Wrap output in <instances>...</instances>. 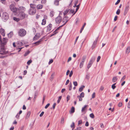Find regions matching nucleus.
Segmentation results:
<instances>
[{
  "mask_svg": "<svg viewBox=\"0 0 130 130\" xmlns=\"http://www.w3.org/2000/svg\"><path fill=\"white\" fill-rule=\"evenodd\" d=\"M26 34V31L23 28L20 29L18 32L19 35L21 37L24 36Z\"/></svg>",
  "mask_w": 130,
  "mask_h": 130,
  "instance_id": "nucleus-1",
  "label": "nucleus"
},
{
  "mask_svg": "<svg viewBox=\"0 0 130 130\" xmlns=\"http://www.w3.org/2000/svg\"><path fill=\"white\" fill-rule=\"evenodd\" d=\"M95 57H93L90 60L87 66V70L88 71L89 68L91 67L93 63V62L95 61Z\"/></svg>",
  "mask_w": 130,
  "mask_h": 130,
  "instance_id": "nucleus-2",
  "label": "nucleus"
},
{
  "mask_svg": "<svg viewBox=\"0 0 130 130\" xmlns=\"http://www.w3.org/2000/svg\"><path fill=\"white\" fill-rule=\"evenodd\" d=\"M7 51H5V46L3 45H1L0 47V54L2 55H4L8 53Z\"/></svg>",
  "mask_w": 130,
  "mask_h": 130,
  "instance_id": "nucleus-3",
  "label": "nucleus"
},
{
  "mask_svg": "<svg viewBox=\"0 0 130 130\" xmlns=\"http://www.w3.org/2000/svg\"><path fill=\"white\" fill-rule=\"evenodd\" d=\"M8 14L7 12H4L2 15V18L3 21L5 22H6L9 19Z\"/></svg>",
  "mask_w": 130,
  "mask_h": 130,
  "instance_id": "nucleus-4",
  "label": "nucleus"
},
{
  "mask_svg": "<svg viewBox=\"0 0 130 130\" xmlns=\"http://www.w3.org/2000/svg\"><path fill=\"white\" fill-rule=\"evenodd\" d=\"M10 8L11 11L14 13H16L18 9L15 7L13 4H11L10 6Z\"/></svg>",
  "mask_w": 130,
  "mask_h": 130,
  "instance_id": "nucleus-5",
  "label": "nucleus"
},
{
  "mask_svg": "<svg viewBox=\"0 0 130 130\" xmlns=\"http://www.w3.org/2000/svg\"><path fill=\"white\" fill-rule=\"evenodd\" d=\"M36 9H30L28 11V13L30 15H33L36 13Z\"/></svg>",
  "mask_w": 130,
  "mask_h": 130,
  "instance_id": "nucleus-6",
  "label": "nucleus"
},
{
  "mask_svg": "<svg viewBox=\"0 0 130 130\" xmlns=\"http://www.w3.org/2000/svg\"><path fill=\"white\" fill-rule=\"evenodd\" d=\"M62 18L60 16L57 17L55 19V21L57 24H59L61 21Z\"/></svg>",
  "mask_w": 130,
  "mask_h": 130,
  "instance_id": "nucleus-7",
  "label": "nucleus"
},
{
  "mask_svg": "<svg viewBox=\"0 0 130 130\" xmlns=\"http://www.w3.org/2000/svg\"><path fill=\"white\" fill-rule=\"evenodd\" d=\"M68 20V17L66 16L64 17L62 20V22L63 23H64L63 25H64L67 22Z\"/></svg>",
  "mask_w": 130,
  "mask_h": 130,
  "instance_id": "nucleus-8",
  "label": "nucleus"
},
{
  "mask_svg": "<svg viewBox=\"0 0 130 130\" xmlns=\"http://www.w3.org/2000/svg\"><path fill=\"white\" fill-rule=\"evenodd\" d=\"M19 16L21 20H22L25 18L26 14L24 12H22L19 14Z\"/></svg>",
  "mask_w": 130,
  "mask_h": 130,
  "instance_id": "nucleus-9",
  "label": "nucleus"
},
{
  "mask_svg": "<svg viewBox=\"0 0 130 130\" xmlns=\"http://www.w3.org/2000/svg\"><path fill=\"white\" fill-rule=\"evenodd\" d=\"M8 39L6 38H3V39L2 41V42H1L2 43L1 45H3L4 46L6 44L7 41Z\"/></svg>",
  "mask_w": 130,
  "mask_h": 130,
  "instance_id": "nucleus-10",
  "label": "nucleus"
},
{
  "mask_svg": "<svg viewBox=\"0 0 130 130\" xmlns=\"http://www.w3.org/2000/svg\"><path fill=\"white\" fill-rule=\"evenodd\" d=\"M129 9V8L128 6H126L125 7L123 13V15H124L125 16L126 15Z\"/></svg>",
  "mask_w": 130,
  "mask_h": 130,
  "instance_id": "nucleus-11",
  "label": "nucleus"
},
{
  "mask_svg": "<svg viewBox=\"0 0 130 130\" xmlns=\"http://www.w3.org/2000/svg\"><path fill=\"white\" fill-rule=\"evenodd\" d=\"M0 34L4 37L5 34L4 29L2 28L0 29Z\"/></svg>",
  "mask_w": 130,
  "mask_h": 130,
  "instance_id": "nucleus-12",
  "label": "nucleus"
},
{
  "mask_svg": "<svg viewBox=\"0 0 130 130\" xmlns=\"http://www.w3.org/2000/svg\"><path fill=\"white\" fill-rule=\"evenodd\" d=\"M97 38L94 41L92 47V49H93L95 47L96 45L97 44Z\"/></svg>",
  "mask_w": 130,
  "mask_h": 130,
  "instance_id": "nucleus-13",
  "label": "nucleus"
},
{
  "mask_svg": "<svg viewBox=\"0 0 130 130\" xmlns=\"http://www.w3.org/2000/svg\"><path fill=\"white\" fill-rule=\"evenodd\" d=\"M52 24H50L47 26V31H49L51 30L52 29Z\"/></svg>",
  "mask_w": 130,
  "mask_h": 130,
  "instance_id": "nucleus-14",
  "label": "nucleus"
},
{
  "mask_svg": "<svg viewBox=\"0 0 130 130\" xmlns=\"http://www.w3.org/2000/svg\"><path fill=\"white\" fill-rule=\"evenodd\" d=\"M40 37V35L39 34H37L34 38V40L38 39Z\"/></svg>",
  "mask_w": 130,
  "mask_h": 130,
  "instance_id": "nucleus-15",
  "label": "nucleus"
},
{
  "mask_svg": "<svg viewBox=\"0 0 130 130\" xmlns=\"http://www.w3.org/2000/svg\"><path fill=\"white\" fill-rule=\"evenodd\" d=\"M30 6L32 9H36V6L35 4H30Z\"/></svg>",
  "mask_w": 130,
  "mask_h": 130,
  "instance_id": "nucleus-16",
  "label": "nucleus"
},
{
  "mask_svg": "<svg viewBox=\"0 0 130 130\" xmlns=\"http://www.w3.org/2000/svg\"><path fill=\"white\" fill-rule=\"evenodd\" d=\"M43 7V5L41 4H39L36 6V8L37 9H41Z\"/></svg>",
  "mask_w": 130,
  "mask_h": 130,
  "instance_id": "nucleus-17",
  "label": "nucleus"
},
{
  "mask_svg": "<svg viewBox=\"0 0 130 130\" xmlns=\"http://www.w3.org/2000/svg\"><path fill=\"white\" fill-rule=\"evenodd\" d=\"M13 32L12 31L10 32L8 34V37L9 38H11L12 36Z\"/></svg>",
  "mask_w": 130,
  "mask_h": 130,
  "instance_id": "nucleus-18",
  "label": "nucleus"
},
{
  "mask_svg": "<svg viewBox=\"0 0 130 130\" xmlns=\"http://www.w3.org/2000/svg\"><path fill=\"white\" fill-rule=\"evenodd\" d=\"M38 94V93L37 91H35V93L34 97L33 99V100L34 101H35V100Z\"/></svg>",
  "mask_w": 130,
  "mask_h": 130,
  "instance_id": "nucleus-19",
  "label": "nucleus"
},
{
  "mask_svg": "<svg viewBox=\"0 0 130 130\" xmlns=\"http://www.w3.org/2000/svg\"><path fill=\"white\" fill-rule=\"evenodd\" d=\"M80 5V4H79L78 5H77L76 7H77V8L76 9V11L75 13L73 14V15L71 17L73 16L74 14H75V13L78 10L79 8V6Z\"/></svg>",
  "mask_w": 130,
  "mask_h": 130,
  "instance_id": "nucleus-20",
  "label": "nucleus"
},
{
  "mask_svg": "<svg viewBox=\"0 0 130 130\" xmlns=\"http://www.w3.org/2000/svg\"><path fill=\"white\" fill-rule=\"evenodd\" d=\"M30 113L31 112L30 111H29L27 112L26 117V119H28V117H29Z\"/></svg>",
  "mask_w": 130,
  "mask_h": 130,
  "instance_id": "nucleus-21",
  "label": "nucleus"
},
{
  "mask_svg": "<svg viewBox=\"0 0 130 130\" xmlns=\"http://www.w3.org/2000/svg\"><path fill=\"white\" fill-rule=\"evenodd\" d=\"M84 62L83 61H82L80 62L79 65V68H80L81 69L83 67L84 64Z\"/></svg>",
  "mask_w": 130,
  "mask_h": 130,
  "instance_id": "nucleus-22",
  "label": "nucleus"
},
{
  "mask_svg": "<svg viewBox=\"0 0 130 130\" xmlns=\"http://www.w3.org/2000/svg\"><path fill=\"white\" fill-rule=\"evenodd\" d=\"M117 79L118 78H117V77H114L112 79V82L113 83H114L117 80Z\"/></svg>",
  "mask_w": 130,
  "mask_h": 130,
  "instance_id": "nucleus-23",
  "label": "nucleus"
},
{
  "mask_svg": "<svg viewBox=\"0 0 130 130\" xmlns=\"http://www.w3.org/2000/svg\"><path fill=\"white\" fill-rule=\"evenodd\" d=\"M85 87L84 86H82L79 88V91L80 92L82 91Z\"/></svg>",
  "mask_w": 130,
  "mask_h": 130,
  "instance_id": "nucleus-24",
  "label": "nucleus"
},
{
  "mask_svg": "<svg viewBox=\"0 0 130 130\" xmlns=\"http://www.w3.org/2000/svg\"><path fill=\"white\" fill-rule=\"evenodd\" d=\"M30 52L29 50H28L25 52V54L24 55V56L25 57L27 56L29 54Z\"/></svg>",
  "mask_w": 130,
  "mask_h": 130,
  "instance_id": "nucleus-25",
  "label": "nucleus"
},
{
  "mask_svg": "<svg viewBox=\"0 0 130 130\" xmlns=\"http://www.w3.org/2000/svg\"><path fill=\"white\" fill-rule=\"evenodd\" d=\"M75 111V108L74 107L72 106V107L71 110L70 111V112L71 113H73Z\"/></svg>",
  "mask_w": 130,
  "mask_h": 130,
  "instance_id": "nucleus-26",
  "label": "nucleus"
},
{
  "mask_svg": "<svg viewBox=\"0 0 130 130\" xmlns=\"http://www.w3.org/2000/svg\"><path fill=\"white\" fill-rule=\"evenodd\" d=\"M72 128V130H73L75 128V124L74 122H73L72 124L70 126Z\"/></svg>",
  "mask_w": 130,
  "mask_h": 130,
  "instance_id": "nucleus-27",
  "label": "nucleus"
},
{
  "mask_svg": "<svg viewBox=\"0 0 130 130\" xmlns=\"http://www.w3.org/2000/svg\"><path fill=\"white\" fill-rule=\"evenodd\" d=\"M46 20L45 19H43L42 20V22L41 23V24L42 25H44L46 24Z\"/></svg>",
  "mask_w": 130,
  "mask_h": 130,
  "instance_id": "nucleus-28",
  "label": "nucleus"
},
{
  "mask_svg": "<svg viewBox=\"0 0 130 130\" xmlns=\"http://www.w3.org/2000/svg\"><path fill=\"white\" fill-rule=\"evenodd\" d=\"M69 9H67L66 11H65L63 13V15L64 16L66 15L69 12Z\"/></svg>",
  "mask_w": 130,
  "mask_h": 130,
  "instance_id": "nucleus-29",
  "label": "nucleus"
},
{
  "mask_svg": "<svg viewBox=\"0 0 130 130\" xmlns=\"http://www.w3.org/2000/svg\"><path fill=\"white\" fill-rule=\"evenodd\" d=\"M130 52V47H128L126 49V53L128 54Z\"/></svg>",
  "mask_w": 130,
  "mask_h": 130,
  "instance_id": "nucleus-30",
  "label": "nucleus"
},
{
  "mask_svg": "<svg viewBox=\"0 0 130 130\" xmlns=\"http://www.w3.org/2000/svg\"><path fill=\"white\" fill-rule=\"evenodd\" d=\"M87 105H85L84 107L82 108V112H83L85 111L86 109V108L87 107Z\"/></svg>",
  "mask_w": 130,
  "mask_h": 130,
  "instance_id": "nucleus-31",
  "label": "nucleus"
},
{
  "mask_svg": "<svg viewBox=\"0 0 130 130\" xmlns=\"http://www.w3.org/2000/svg\"><path fill=\"white\" fill-rule=\"evenodd\" d=\"M54 12L53 11H51L50 13V16L51 17H53L54 16Z\"/></svg>",
  "mask_w": 130,
  "mask_h": 130,
  "instance_id": "nucleus-32",
  "label": "nucleus"
},
{
  "mask_svg": "<svg viewBox=\"0 0 130 130\" xmlns=\"http://www.w3.org/2000/svg\"><path fill=\"white\" fill-rule=\"evenodd\" d=\"M116 83H115L113 84L111 86V87L113 89H114L116 88V86H115V85H116Z\"/></svg>",
  "mask_w": 130,
  "mask_h": 130,
  "instance_id": "nucleus-33",
  "label": "nucleus"
},
{
  "mask_svg": "<svg viewBox=\"0 0 130 130\" xmlns=\"http://www.w3.org/2000/svg\"><path fill=\"white\" fill-rule=\"evenodd\" d=\"M64 25H62L61 26H59V27L57 28L54 31V32H58L57 31L60 28V27H62V26H63Z\"/></svg>",
  "mask_w": 130,
  "mask_h": 130,
  "instance_id": "nucleus-34",
  "label": "nucleus"
},
{
  "mask_svg": "<svg viewBox=\"0 0 130 130\" xmlns=\"http://www.w3.org/2000/svg\"><path fill=\"white\" fill-rule=\"evenodd\" d=\"M79 96L80 97L83 98L84 96V92H82Z\"/></svg>",
  "mask_w": 130,
  "mask_h": 130,
  "instance_id": "nucleus-35",
  "label": "nucleus"
},
{
  "mask_svg": "<svg viewBox=\"0 0 130 130\" xmlns=\"http://www.w3.org/2000/svg\"><path fill=\"white\" fill-rule=\"evenodd\" d=\"M41 44V43H40V41H38L34 43V44H35L36 45H38Z\"/></svg>",
  "mask_w": 130,
  "mask_h": 130,
  "instance_id": "nucleus-36",
  "label": "nucleus"
},
{
  "mask_svg": "<svg viewBox=\"0 0 130 130\" xmlns=\"http://www.w3.org/2000/svg\"><path fill=\"white\" fill-rule=\"evenodd\" d=\"M61 98L62 96H60L59 97L58 100L57 101L58 103H60V100L61 99Z\"/></svg>",
  "mask_w": 130,
  "mask_h": 130,
  "instance_id": "nucleus-37",
  "label": "nucleus"
},
{
  "mask_svg": "<svg viewBox=\"0 0 130 130\" xmlns=\"http://www.w3.org/2000/svg\"><path fill=\"white\" fill-rule=\"evenodd\" d=\"M13 20H14L18 22L19 21V18H17L16 17H13Z\"/></svg>",
  "mask_w": 130,
  "mask_h": 130,
  "instance_id": "nucleus-38",
  "label": "nucleus"
},
{
  "mask_svg": "<svg viewBox=\"0 0 130 130\" xmlns=\"http://www.w3.org/2000/svg\"><path fill=\"white\" fill-rule=\"evenodd\" d=\"M58 32H54V31L53 32V34L51 35L50 36V37H51L55 35H56L57 33Z\"/></svg>",
  "mask_w": 130,
  "mask_h": 130,
  "instance_id": "nucleus-39",
  "label": "nucleus"
},
{
  "mask_svg": "<svg viewBox=\"0 0 130 130\" xmlns=\"http://www.w3.org/2000/svg\"><path fill=\"white\" fill-rule=\"evenodd\" d=\"M32 60L31 59L29 60L27 62V64L28 65H29L32 62Z\"/></svg>",
  "mask_w": 130,
  "mask_h": 130,
  "instance_id": "nucleus-40",
  "label": "nucleus"
},
{
  "mask_svg": "<svg viewBox=\"0 0 130 130\" xmlns=\"http://www.w3.org/2000/svg\"><path fill=\"white\" fill-rule=\"evenodd\" d=\"M120 10L119 9H118L116 11V13L117 14L119 15L120 13Z\"/></svg>",
  "mask_w": 130,
  "mask_h": 130,
  "instance_id": "nucleus-41",
  "label": "nucleus"
},
{
  "mask_svg": "<svg viewBox=\"0 0 130 130\" xmlns=\"http://www.w3.org/2000/svg\"><path fill=\"white\" fill-rule=\"evenodd\" d=\"M90 116L92 118H94V115L93 113H91L90 115Z\"/></svg>",
  "mask_w": 130,
  "mask_h": 130,
  "instance_id": "nucleus-42",
  "label": "nucleus"
},
{
  "mask_svg": "<svg viewBox=\"0 0 130 130\" xmlns=\"http://www.w3.org/2000/svg\"><path fill=\"white\" fill-rule=\"evenodd\" d=\"M73 84L74 86H77L78 85L77 82L76 81L74 82H73Z\"/></svg>",
  "mask_w": 130,
  "mask_h": 130,
  "instance_id": "nucleus-43",
  "label": "nucleus"
},
{
  "mask_svg": "<svg viewBox=\"0 0 130 130\" xmlns=\"http://www.w3.org/2000/svg\"><path fill=\"white\" fill-rule=\"evenodd\" d=\"M86 58V56H84L82 58V61H83L84 62H85V59Z\"/></svg>",
  "mask_w": 130,
  "mask_h": 130,
  "instance_id": "nucleus-44",
  "label": "nucleus"
},
{
  "mask_svg": "<svg viewBox=\"0 0 130 130\" xmlns=\"http://www.w3.org/2000/svg\"><path fill=\"white\" fill-rule=\"evenodd\" d=\"M46 2V0H42L41 2L42 4H45Z\"/></svg>",
  "mask_w": 130,
  "mask_h": 130,
  "instance_id": "nucleus-45",
  "label": "nucleus"
},
{
  "mask_svg": "<svg viewBox=\"0 0 130 130\" xmlns=\"http://www.w3.org/2000/svg\"><path fill=\"white\" fill-rule=\"evenodd\" d=\"M72 88V84L71 83H70V85L69 86V90L70 91Z\"/></svg>",
  "mask_w": 130,
  "mask_h": 130,
  "instance_id": "nucleus-46",
  "label": "nucleus"
},
{
  "mask_svg": "<svg viewBox=\"0 0 130 130\" xmlns=\"http://www.w3.org/2000/svg\"><path fill=\"white\" fill-rule=\"evenodd\" d=\"M77 98H79V101H82L83 100L82 98V97H80V96H79V95L77 96Z\"/></svg>",
  "mask_w": 130,
  "mask_h": 130,
  "instance_id": "nucleus-47",
  "label": "nucleus"
},
{
  "mask_svg": "<svg viewBox=\"0 0 130 130\" xmlns=\"http://www.w3.org/2000/svg\"><path fill=\"white\" fill-rule=\"evenodd\" d=\"M122 103L121 102H120L118 104V106L119 107H121L122 106Z\"/></svg>",
  "mask_w": 130,
  "mask_h": 130,
  "instance_id": "nucleus-48",
  "label": "nucleus"
},
{
  "mask_svg": "<svg viewBox=\"0 0 130 130\" xmlns=\"http://www.w3.org/2000/svg\"><path fill=\"white\" fill-rule=\"evenodd\" d=\"M64 122V118H62L60 123L61 124H63Z\"/></svg>",
  "mask_w": 130,
  "mask_h": 130,
  "instance_id": "nucleus-49",
  "label": "nucleus"
},
{
  "mask_svg": "<svg viewBox=\"0 0 130 130\" xmlns=\"http://www.w3.org/2000/svg\"><path fill=\"white\" fill-rule=\"evenodd\" d=\"M53 61V60L52 59H51L48 62V64H51L52 63Z\"/></svg>",
  "mask_w": 130,
  "mask_h": 130,
  "instance_id": "nucleus-50",
  "label": "nucleus"
},
{
  "mask_svg": "<svg viewBox=\"0 0 130 130\" xmlns=\"http://www.w3.org/2000/svg\"><path fill=\"white\" fill-rule=\"evenodd\" d=\"M70 95H68L67 96V101L68 102V101L70 100Z\"/></svg>",
  "mask_w": 130,
  "mask_h": 130,
  "instance_id": "nucleus-51",
  "label": "nucleus"
},
{
  "mask_svg": "<svg viewBox=\"0 0 130 130\" xmlns=\"http://www.w3.org/2000/svg\"><path fill=\"white\" fill-rule=\"evenodd\" d=\"M73 71H71L70 72V73L69 75V76L70 77H71L72 76V75H73Z\"/></svg>",
  "mask_w": 130,
  "mask_h": 130,
  "instance_id": "nucleus-52",
  "label": "nucleus"
},
{
  "mask_svg": "<svg viewBox=\"0 0 130 130\" xmlns=\"http://www.w3.org/2000/svg\"><path fill=\"white\" fill-rule=\"evenodd\" d=\"M70 13H75V12H74V10L71 9L70 10Z\"/></svg>",
  "mask_w": 130,
  "mask_h": 130,
  "instance_id": "nucleus-53",
  "label": "nucleus"
},
{
  "mask_svg": "<svg viewBox=\"0 0 130 130\" xmlns=\"http://www.w3.org/2000/svg\"><path fill=\"white\" fill-rule=\"evenodd\" d=\"M50 104L49 103L47 104L45 106V109L47 108L50 106Z\"/></svg>",
  "mask_w": 130,
  "mask_h": 130,
  "instance_id": "nucleus-54",
  "label": "nucleus"
},
{
  "mask_svg": "<svg viewBox=\"0 0 130 130\" xmlns=\"http://www.w3.org/2000/svg\"><path fill=\"white\" fill-rule=\"evenodd\" d=\"M24 9H25V7H19V9L21 10H24Z\"/></svg>",
  "mask_w": 130,
  "mask_h": 130,
  "instance_id": "nucleus-55",
  "label": "nucleus"
},
{
  "mask_svg": "<svg viewBox=\"0 0 130 130\" xmlns=\"http://www.w3.org/2000/svg\"><path fill=\"white\" fill-rule=\"evenodd\" d=\"M100 58L101 57L100 56H99L98 57L97 60V62H98L99 61Z\"/></svg>",
  "mask_w": 130,
  "mask_h": 130,
  "instance_id": "nucleus-56",
  "label": "nucleus"
},
{
  "mask_svg": "<svg viewBox=\"0 0 130 130\" xmlns=\"http://www.w3.org/2000/svg\"><path fill=\"white\" fill-rule=\"evenodd\" d=\"M81 129L82 127H78L76 129H75L74 130H81Z\"/></svg>",
  "mask_w": 130,
  "mask_h": 130,
  "instance_id": "nucleus-57",
  "label": "nucleus"
},
{
  "mask_svg": "<svg viewBox=\"0 0 130 130\" xmlns=\"http://www.w3.org/2000/svg\"><path fill=\"white\" fill-rule=\"evenodd\" d=\"M20 116V114H19V113H18L17 115L16 116V117L18 119H19V117Z\"/></svg>",
  "mask_w": 130,
  "mask_h": 130,
  "instance_id": "nucleus-58",
  "label": "nucleus"
},
{
  "mask_svg": "<svg viewBox=\"0 0 130 130\" xmlns=\"http://www.w3.org/2000/svg\"><path fill=\"white\" fill-rule=\"evenodd\" d=\"M95 97V92H94L92 95V98H94Z\"/></svg>",
  "mask_w": 130,
  "mask_h": 130,
  "instance_id": "nucleus-59",
  "label": "nucleus"
},
{
  "mask_svg": "<svg viewBox=\"0 0 130 130\" xmlns=\"http://www.w3.org/2000/svg\"><path fill=\"white\" fill-rule=\"evenodd\" d=\"M44 111H42L41 113V114L40 115V117H42L43 115L44 114Z\"/></svg>",
  "mask_w": 130,
  "mask_h": 130,
  "instance_id": "nucleus-60",
  "label": "nucleus"
},
{
  "mask_svg": "<svg viewBox=\"0 0 130 130\" xmlns=\"http://www.w3.org/2000/svg\"><path fill=\"white\" fill-rule=\"evenodd\" d=\"M120 0H118L117 2L115 3V5H116L118 4L120 2Z\"/></svg>",
  "mask_w": 130,
  "mask_h": 130,
  "instance_id": "nucleus-61",
  "label": "nucleus"
},
{
  "mask_svg": "<svg viewBox=\"0 0 130 130\" xmlns=\"http://www.w3.org/2000/svg\"><path fill=\"white\" fill-rule=\"evenodd\" d=\"M56 104L55 103H54L53 104V109H55V106L56 105Z\"/></svg>",
  "mask_w": 130,
  "mask_h": 130,
  "instance_id": "nucleus-62",
  "label": "nucleus"
},
{
  "mask_svg": "<svg viewBox=\"0 0 130 130\" xmlns=\"http://www.w3.org/2000/svg\"><path fill=\"white\" fill-rule=\"evenodd\" d=\"M126 76L125 75H124L122 78L121 81H123V80H124Z\"/></svg>",
  "mask_w": 130,
  "mask_h": 130,
  "instance_id": "nucleus-63",
  "label": "nucleus"
},
{
  "mask_svg": "<svg viewBox=\"0 0 130 130\" xmlns=\"http://www.w3.org/2000/svg\"><path fill=\"white\" fill-rule=\"evenodd\" d=\"M85 125L86 126H89V123L88 121L86 122Z\"/></svg>",
  "mask_w": 130,
  "mask_h": 130,
  "instance_id": "nucleus-64",
  "label": "nucleus"
}]
</instances>
